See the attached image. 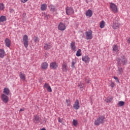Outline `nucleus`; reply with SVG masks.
Returning <instances> with one entry per match:
<instances>
[{"label": "nucleus", "instance_id": "1", "mask_svg": "<svg viewBox=\"0 0 130 130\" xmlns=\"http://www.w3.org/2000/svg\"><path fill=\"white\" fill-rule=\"evenodd\" d=\"M106 121V119L104 116H101L97 118L96 120L94 121L95 125H100L102 123H104Z\"/></svg>", "mask_w": 130, "mask_h": 130}, {"label": "nucleus", "instance_id": "2", "mask_svg": "<svg viewBox=\"0 0 130 130\" xmlns=\"http://www.w3.org/2000/svg\"><path fill=\"white\" fill-rule=\"evenodd\" d=\"M110 9L115 14L118 13V9H117V6H116V5L114 3H110Z\"/></svg>", "mask_w": 130, "mask_h": 130}, {"label": "nucleus", "instance_id": "3", "mask_svg": "<svg viewBox=\"0 0 130 130\" xmlns=\"http://www.w3.org/2000/svg\"><path fill=\"white\" fill-rule=\"evenodd\" d=\"M23 41L24 47H25L26 49L28 48L29 45V38H28L27 35H25L23 37Z\"/></svg>", "mask_w": 130, "mask_h": 130}, {"label": "nucleus", "instance_id": "4", "mask_svg": "<svg viewBox=\"0 0 130 130\" xmlns=\"http://www.w3.org/2000/svg\"><path fill=\"white\" fill-rule=\"evenodd\" d=\"M66 13L68 16H71V15L75 14V10H74V8L72 7H67L66 8Z\"/></svg>", "mask_w": 130, "mask_h": 130}, {"label": "nucleus", "instance_id": "5", "mask_svg": "<svg viewBox=\"0 0 130 130\" xmlns=\"http://www.w3.org/2000/svg\"><path fill=\"white\" fill-rule=\"evenodd\" d=\"M117 18H115V19L113 21V25L112 28L113 29H114V30L116 29H118L119 27H120V23L118 22V21L116 19Z\"/></svg>", "mask_w": 130, "mask_h": 130}, {"label": "nucleus", "instance_id": "6", "mask_svg": "<svg viewBox=\"0 0 130 130\" xmlns=\"http://www.w3.org/2000/svg\"><path fill=\"white\" fill-rule=\"evenodd\" d=\"M127 62V59H126L125 56H123L122 57L121 59H119L118 64L119 67H120L121 66V64H123V66H124V64H126Z\"/></svg>", "mask_w": 130, "mask_h": 130}, {"label": "nucleus", "instance_id": "7", "mask_svg": "<svg viewBox=\"0 0 130 130\" xmlns=\"http://www.w3.org/2000/svg\"><path fill=\"white\" fill-rule=\"evenodd\" d=\"M86 36V40H89L93 39V35L92 34V30H89L85 32Z\"/></svg>", "mask_w": 130, "mask_h": 130}, {"label": "nucleus", "instance_id": "8", "mask_svg": "<svg viewBox=\"0 0 130 130\" xmlns=\"http://www.w3.org/2000/svg\"><path fill=\"white\" fill-rule=\"evenodd\" d=\"M66 28V25L62 22H60L58 25V29L60 31H64Z\"/></svg>", "mask_w": 130, "mask_h": 130}, {"label": "nucleus", "instance_id": "9", "mask_svg": "<svg viewBox=\"0 0 130 130\" xmlns=\"http://www.w3.org/2000/svg\"><path fill=\"white\" fill-rule=\"evenodd\" d=\"M1 98L4 103H8V102H9V97H8L7 95L3 94L1 95Z\"/></svg>", "mask_w": 130, "mask_h": 130}, {"label": "nucleus", "instance_id": "10", "mask_svg": "<svg viewBox=\"0 0 130 130\" xmlns=\"http://www.w3.org/2000/svg\"><path fill=\"white\" fill-rule=\"evenodd\" d=\"M73 108L74 109H76V110H78V109L80 108V102L79 101V100H76L74 104H73Z\"/></svg>", "mask_w": 130, "mask_h": 130}, {"label": "nucleus", "instance_id": "11", "mask_svg": "<svg viewBox=\"0 0 130 130\" xmlns=\"http://www.w3.org/2000/svg\"><path fill=\"white\" fill-rule=\"evenodd\" d=\"M58 67L57 63L56 62H52L50 64V68L53 70H56Z\"/></svg>", "mask_w": 130, "mask_h": 130}, {"label": "nucleus", "instance_id": "12", "mask_svg": "<svg viewBox=\"0 0 130 130\" xmlns=\"http://www.w3.org/2000/svg\"><path fill=\"white\" fill-rule=\"evenodd\" d=\"M82 60L86 63L90 62V57L88 55L84 56L82 57Z\"/></svg>", "mask_w": 130, "mask_h": 130}, {"label": "nucleus", "instance_id": "13", "mask_svg": "<svg viewBox=\"0 0 130 130\" xmlns=\"http://www.w3.org/2000/svg\"><path fill=\"white\" fill-rule=\"evenodd\" d=\"M70 47L73 51H77V47H76V43L75 42H71L70 44Z\"/></svg>", "mask_w": 130, "mask_h": 130}, {"label": "nucleus", "instance_id": "14", "mask_svg": "<svg viewBox=\"0 0 130 130\" xmlns=\"http://www.w3.org/2000/svg\"><path fill=\"white\" fill-rule=\"evenodd\" d=\"M5 43L6 46H7V47L10 48L11 46V40H10L9 38H6L5 40Z\"/></svg>", "mask_w": 130, "mask_h": 130}, {"label": "nucleus", "instance_id": "15", "mask_svg": "<svg viewBox=\"0 0 130 130\" xmlns=\"http://www.w3.org/2000/svg\"><path fill=\"white\" fill-rule=\"evenodd\" d=\"M6 55V52L4 49H0V57L1 58H4Z\"/></svg>", "mask_w": 130, "mask_h": 130}, {"label": "nucleus", "instance_id": "16", "mask_svg": "<svg viewBox=\"0 0 130 130\" xmlns=\"http://www.w3.org/2000/svg\"><path fill=\"white\" fill-rule=\"evenodd\" d=\"M113 51L115 52H118L119 51V46L117 45H114L113 46Z\"/></svg>", "mask_w": 130, "mask_h": 130}, {"label": "nucleus", "instance_id": "17", "mask_svg": "<svg viewBox=\"0 0 130 130\" xmlns=\"http://www.w3.org/2000/svg\"><path fill=\"white\" fill-rule=\"evenodd\" d=\"M85 15L86 17H89L90 18L93 15V12H92V10L89 9L86 12Z\"/></svg>", "mask_w": 130, "mask_h": 130}, {"label": "nucleus", "instance_id": "18", "mask_svg": "<svg viewBox=\"0 0 130 130\" xmlns=\"http://www.w3.org/2000/svg\"><path fill=\"white\" fill-rule=\"evenodd\" d=\"M19 77L22 81H25V80H26V75L22 72H20Z\"/></svg>", "mask_w": 130, "mask_h": 130}, {"label": "nucleus", "instance_id": "19", "mask_svg": "<svg viewBox=\"0 0 130 130\" xmlns=\"http://www.w3.org/2000/svg\"><path fill=\"white\" fill-rule=\"evenodd\" d=\"M41 68L43 70H46L48 68V63L45 62L42 63Z\"/></svg>", "mask_w": 130, "mask_h": 130}, {"label": "nucleus", "instance_id": "20", "mask_svg": "<svg viewBox=\"0 0 130 130\" xmlns=\"http://www.w3.org/2000/svg\"><path fill=\"white\" fill-rule=\"evenodd\" d=\"M67 67H68V64H67V63H64L62 66V70L65 73H66V72H68V68H67Z\"/></svg>", "mask_w": 130, "mask_h": 130}, {"label": "nucleus", "instance_id": "21", "mask_svg": "<svg viewBox=\"0 0 130 130\" xmlns=\"http://www.w3.org/2000/svg\"><path fill=\"white\" fill-rule=\"evenodd\" d=\"M34 121L36 123H39L40 122V117L37 115L35 116V119H34Z\"/></svg>", "mask_w": 130, "mask_h": 130}, {"label": "nucleus", "instance_id": "22", "mask_svg": "<svg viewBox=\"0 0 130 130\" xmlns=\"http://www.w3.org/2000/svg\"><path fill=\"white\" fill-rule=\"evenodd\" d=\"M49 9L50 12H52V13H54V12L56 11V9H55V7H54V6L52 5H50Z\"/></svg>", "mask_w": 130, "mask_h": 130}, {"label": "nucleus", "instance_id": "23", "mask_svg": "<svg viewBox=\"0 0 130 130\" xmlns=\"http://www.w3.org/2000/svg\"><path fill=\"white\" fill-rule=\"evenodd\" d=\"M46 9H47V5H46V4H42L41 6V11H46Z\"/></svg>", "mask_w": 130, "mask_h": 130}, {"label": "nucleus", "instance_id": "24", "mask_svg": "<svg viewBox=\"0 0 130 130\" xmlns=\"http://www.w3.org/2000/svg\"><path fill=\"white\" fill-rule=\"evenodd\" d=\"M52 47V46L49 44H45L44 45V49L47 50V49H50Z\"/></svg>", "mask_w": 130, "mask_h": 130}, {"label": "nucleus", "instance_id": "25", "mask_svg": "<svg viewBox=\"0 0 130 130\" xmlns=\"http://www.w3.org/2000/svg\"><path fill=\"white\" fill-rule=\"evenodd\" d=\"M3 93L6 94V95H9V94H10V89L8 88H5L4 89Z\"/></svg>", "mask_w": 130, "mask_h": 130}, {"label": "nucleus", "instance_id": "26", "mask_svg": "<svg viewBox=\"0 0 130 130\" xmlns=\"http://www.w3.org/2000/svg\"><path fill=\"white\" fill-rule=\"evenodd\" d=\"M100 27L101 29H103L104 27H105V21L104 20H102L100 23Z\"/></svg>", "mask_w": 130, "mask_h": 130}, {"label": "nucleus", "instance_id": "27", "mask_svg": "<svg viewBox=\"0 0 130 130\" xmlns=\"http://www.w3.org/2000/svg\"><path fill=\"white\" fill-rule=\"evenodd\" d=\"M117 73L119 74V75H122L123 73V70L122 69V68L121 67H118Z\"/></svg>", "mask_w": 130, "mask_h": 130}, {"label": "nucleus", "instance_id": "28", "mask_svg": "<svg viewBox=\"0 0 130 130\" xmlns=\"http://www.w3.org/2000/svg\"><path fill=\"white\" fill-rule=\"evenodd\" d=\"M7 21V17L5 16H2L0 17V22H5Z\"/></svg>", "mask_w": 130, "mask_h": 130}, {"label": "nucleus", "instance_id": "29", "mask_svg": "<svg viewBox=\"0 0 130 130\" xmlns=\"http://www.w3.org/2000/svg\"><path fill=\"white\" fill-rule=\"evenodd\" d=\"M84 86H85V83L84 82H80L78 84V87L80 89H83L84 88Z\"/></svg>", "mask_w": 130, "mask_h": 130}, {"label": "nucleus", "instance_id": "30", "mask_svg": "<svg viewBox=\"0 0 130 130\" xmlns=\"http://www.w3.org/2000/svg\"><path fill=\"white\" fill-rule=\"evenodd\" d=\"M124 104H125L124 102H123V101H119L118 102V105L120 107H122V106H123L124 105Z\"/></svg>", "mask_w": 130, "mask_h": 130}, {"label": "nucleus", "instance_id": "31", "mask_svg": "<svg viewBox=\"0 0 130 130\" xmlns=\"http://www.w3.org/2000/svg\"><path fill=\"white\" fill-rule=\"evenodd\" d=\"M81 49H79L76 53V56H81L82 55V54L81 53Z\"/></svg>", "mask_w": 130, "mask_h": 130}, {"label": "nucleus", "instance_id": "32", "mask_svg": "<svg viewBox=\"0 0 130 130\" xmlns=\"http://www.w3.org/2000/svg\"><path fill=\"white\" fill-rule=\"evenodd\" d=\"M5 9V5L3 3H0V10L3 11Z\"/></svg>", "mask_w": 130, "mask_h": 130}, {"label": "nucleus", "instance_id": "33", "mask_svg": "<svg viewBox=\"0 0 130 130\" xmlns=\"http://www.w3.org/2000/svg\"><path fill=\"white\" fill-rule=\"evenodd\" d=\"M66 102L67 106H71V101L70 100H66Z\"/></svg>", "mask_w": 130, "mask_h": 130}, {"label": "nucleus", "instance_id": "34", "mask_svg": "<svg viewBox=\"0 0 130 130\" xmlns=\"http://www.w3.org/2000/svg\"><path fill=\"white\" fill-rule=\"evenodd\" d=\"M73 123L74 126H77V125H78V121H77V120L74 119L73 121Z\"/></svg>", "mask_w": 130, "mask_h": 130}, {"label": "nucleus", "instance_id": "35", "mask_svg": "<svg viewBox=\"0 0 130 130\" xmlns=\"http://www.w3.org/2000/svg\"><path fill=\"white\" fill-rule=\"evenodd\" d=\"M91 82V80L90 79V78L89 77H86L85 78V82L87 83V84H89Z\"/></svg>", "mask_w": 130, "mask_h": 130}, {"label": "nucleus", "instance_id": "36", "mask_svg": "<svg viewBox=\"0 0 130 130\" xmlns=\"http://www.w3.org/2000/svg\"><path fill=\"white\" fill-rule=\"evenodd\" d=\"M50 85L48 84L47 83H45L44 85V88H46V89L48 88Z\"/></svg>", "mask_w": 130, "mask_h": 130}, {"label": "nucleus", "instance_id": "37", "mask_svg": "<svg viewBox=\"0 0 130 130\" xmlns=\"http://www.w3.org/2000/svg\"><path fill=\"white\" fill-rule=\"evenodd\" d=\"M35 42H39V38L38 37H36L34 39Z\"/></svg>", "mask_w": 130, "mask_h": 130}, {"label": "nucleus", "instance_id": "38", "mask_svg": "<svg viewBox=\"0 0 130 130\" xmlns=\"http://www.w3.org/2000/svg\"><path fill=\"white\" fill-rule=\"evenodd\" d=\"M47 90L48 92H49V93H51V92H52V89L50 86H49L48 88H47Z\"/></svg>", "mask_w": 130, "mask_h": 130}, {"label": "nucleus", "instance_id": "39", "mask_svg": "<svg viewBox=\"0 0 130 130\" xmlns=\"http://www.w3.org/2000/svg\"><path fill=\"white\" fill-rule=\"evenodd\" d=\"M114 80H116V82H117L118 83H119V80H118V78L117 77H114Z\"/></svg>", "mask_w": 130, "mask_h": 130}, {"label": "nucleus", "instance_id": "40", "mask_svg": "<svg viewBox=\"0 0 130 130\" xmlns=\"http://www.w3.org/2000/svg\"><path fill=\"white\" fill-rule=\"evenodd\" d=\"M29 0H20V2L21 3H23V4H25V3H27Z\"/></svg>", "mask_w": 130, "mask_h": 130}, {"label": "nucleus", "instance_id": "41", "mask_svg": "<svg viewBox=\"0 0 130 130\" xmlns=\"http://www.w3.org/2000/svg\"><path fill=\"white\" fill-rule=\"evenodd\" d=\"M110 86L112 88H114V87L115 86V84H114V83L112 82Z\"/></svg>", "mask_w": 130, "mask_h": 130}, {"label": "nucleus", "instance_id": "42", "mask_svg": "<svg viewBox=\"0 0 130 130\" xmlns=\"http://www.w3.org/2000/svg\"><path fill=\"white\" fill-rule=\"evenodd\" d=\"M75 62L73 61L72 63V68H75Z\"/></svg>", "mask_w": 130, "mask_h": 130}, {"label": "nucleus", "instance_id": "43", "mask_svg": "<svg viewBox=\"0 0 130 130\" xmlns=\"http://www.w3.org/2000/svg\"><path fill=\"white\" fill-rule=\"evenodd\" d=\"M58 122H62V120H61L60 118H58Z\"/></svg>", "mask_w": 130, "mask_h": 130}, {"label": "nucleus", "instance_id": "44", "mask_svg": "<svg viewBox=\"0 0 130 130\" xmlns=\"http://www.w3.org/2000/svg\"><path fill=\"white\" fill-rule=\"evenodd\" d=\"M24 110H25V109L23 108V109H20L19 111L22 112V111H24Z\"/></svg>", "mask_w": 130, "mask_h": 130}, {"label": "nucleus", "instance_id": "45", "mask_svg": "<svg viewBox=\"0 0 130 130\" xmlns=\"http://www.w3.org/2000/svg\"><path fill=\"white\" fill-rule=\"evenodd\" d=\"M127 42L130 43V38L127 40Z\"/></svg>", "mask_w": 130, "mask_h": 130}, {"label": "nucleus", "instance_id": "46", "mask_svg": "<svg viewBox=\"0 0 130 130\" xmlns=\"http://www.w3.org/2000/svg\"><path fill=\"white\" fill-rule=\"evenodd\" d=\"M40 130H46V129L44 128H43L41 129Z\"/></svg>", "mask_w": 130, "mask_h": 130}, {"label": "nucleus", "instance_id": "47", "mask_svg": "<svg viewBox=\"0 0 130 130\" xmlns=\"http://www.w3.org/2000/svg\"><path fill=\"white\" fill-rule=\"evenodd\" d=\"M111 101H107V102H111Z\"/></svg>", "mask_w": 130, "mask_h": 130}, {"label": "nucleus", "instance_id": "48", "mask_svg": "<svg viewBox=\"0 0 130 130\" xmlns=\"http://www.w3.org/2000/svg\"><path fill=\"white\" fill-rule=\"evenodd\" d=\"M11 11H12L13 12H14V10H12Z\"/></svg>", "mask_w": 130, "mask_h": 130}]
</instances>
